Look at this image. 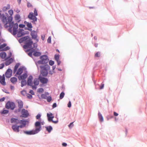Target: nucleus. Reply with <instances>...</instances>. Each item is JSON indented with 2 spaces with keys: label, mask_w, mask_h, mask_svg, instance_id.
Masks as SVG:
<instances>
[{
  "label": "nucleus",
  "mask_w": 147,
  "mask_h": 147,
  "mask_svg": "<svg viewBox=\"0 0 147 147\" xmlns=\"http://www.w3.org/2000/svg\"><path fill=\"white\" fill-rule=\"evenodd\" d=\"M23 69L22 68H19L18 70L17 71L16 73V74L20 75L23 72Z\"/></svg>",
  "instance_id": "nucleus-24"
},
{
  "label": "nucleus",
  "mask_w": 147,
  "mask_h": 147,
  "mask_svg": "<svg viewBox=\"0 0 147 147\" xmlns=\"http://www.w3.org/2000/svg\"><path fill=\"white\" fill-rule=\"evenodd\" d=\"M39 79H35L34 80L33 83L34 84V86L35 87H36V86L39 84Z\"/></svg>",
  "instance_id": "nucleus-19"
},
{
  "label": "nucleus",
  "mask_w": 147,
  "mask_h": 147,
  "mask_svg": "<svg viewBox=\"0 0 147 147\" xmlns=\"http://www.w3.org/2000/svg\"><path fill=\"white\" fill-rule=\"evenodd\" d=\"M0 83L3 85H6V82H5V77L4 74L2 76H0Z\"/></svg>",
  "instance_id": "nucleus-11"
},
{
  "label": "nucleus",
  "mask_w": 147,
  "mask_h": 147,
  "mask_svg": "<svg viewBox=\"0 0 147 147\" xmlns=\"http://www.w3.org/2000/svg\"><path fill=\"white\" fill-rule=\"evenodd\" d=\"M33 55L37 57L40 56L41 53L39 52H35L33 53Z\"/></svg>",
  "instance_id": "nucleus-29"
},
{
  "label": "nucleus",
  "mask_w": 147,
  "mask_h": 147,
  "mask_svg": "<svg viewBox=\"0 0 147 147\" xmlns=\"http://www.w3.org/2000/svg\"><path fill=\"white\" fill-rule=\"evenodd\" d=\"M18 128H22L24 127H25V126L23 125H19V126H18Z\"/></svg>",
  "instance_id": "nucleus-62"
},
{
  "label": "nucleus",
  "mask_w": 147,
  "mask_h": 147,
  "mask_svg": "<svg viewBox=\"0 0 147 147\" xmlns=\"http://www.w3.org/2000/svg\"><path fill=\"white\" fill-rule=\"evenodd\" d=\"M59 55H55V59L56 61L59 60Z\"/></svg>",
  "instance_id": "nucleus-40"
},
{
  "label": "nucleus",
  "mask_w": 147,
  "mask_h": 147,
  "mask_svg": "<svg viewBox=\"0 0 147 147\" xmlns=\"http://www.w3.org/2000/svg\"><path fill=\"white\" fill-rule=\"evenodd\" d=\"M113 115L115 116H117L118 115V114L115 112H114Z\"/></svg>",
  "instance_id": "nucleus-58"
},
{
  "label": "nucleus",
  "mask_w": 147,
  "mask_h": 147,
  "mask_svg": "<svg viewBox=\"0 0 147 147\" xmlns=\"http://www.w3.org/2000/svg\"><path fill=\"white\" fill-rule=\"evenodd\" d=\"M43 92L44 89L42 88H40L38 90V92L39 93H41Z\"/></svg>",
  "instance_id": "nucleus-37"
},
{
  "label": "nucleus",
  "mask_w": 147,
  "mask_h": 147,
  "mask_svg": "<svg viewBox=\"0 0 147 147\" xmlns=\"http://www.w3.org/2000/svg\"><path fill=\"white\" fill-rule=\"evenodd\" d=\"M19 123H20L21 125L25 126L26 124V121L24 120H20Z\"/></svg>",
  "instance_id": "nucleus-28"
},
{
  "label": "nucleus",
  "mask_w": 147,
  "mask_h": 147,
  "mask_svg": "<svg viewBox=\"0 0 147 147\" xmlns=\"http://www.w3.org/2000/svg\"><path fill=\"white\" fill-rule=\"evenodd\" d=\"M45 128L46 129V130L49 133L52 130V128L51 126H49L48 127H46Z\"/></svg>",
  "instance_id": "nucleus-30"
},
{
  "label": "nucleus",
  "mask_w": 147,
  "mask_h": 147,
  "mask_svg": "<svg viewBox=\"0 0 147 147\" xmlns=\"http://www.w3.org/2000/svg\"><path fill=\"white\" fill-rule=\"evenodd\" d=\"M36 16L34 15L33 13L31 12L29 13L28 17L30 20H32L33 22H34L36 21L37 20Z\"/></svg>",
  "instance_id": "nucleus-8"
},
{
  "label": "nucleus",
  "mask_w": 147,
  "mask_h": 147,
  "mask_svg": "<svg viewBox=\"0 0 147 147\" xmlns=\"http://www.w3.org/2000/svg\"><path fill=\"white\" fill-rule=\"evenodd\" d=\"M98 118L100 121L101 122H103L104 120L103 117L100 112H98Z\"/></svg>",
  "instance_id": "nucleus-20"
},
{
  "label": "nucleus",
  "mask_w": 147,
  "mask_h": 147,
  "mask_svg": "<svg viewBox=\"0 0 147 147\" xmlns=\"http://www.w3.org/2000/svg\"><path fill=\"white\" fill-rule=\"evenodd\" d=\"M67 106L69 107H71V103L70 101H69V103L68 104Z\"/></svg>",
  "instance_id": "nucleus-57"
},
{
  "label": "nucleus",
  "mask_w": 147,
  "mask_h": 147,
  "mask_svg": "<svg viewBox=\"0 0 147 147\" xmlns=\"http://www.w3.org/2000/svg\"><path fill=\"white\" fill-rule=\"evenodd\" d=\"M15 107L14 103L12 102L9 101L7 102L5 105V107L7 109H11L13 110Z\"/></svg>",
  "instance_id": "nucleus-5"
},
{
  "label": "nucleus",
  "mask_w": 147,
  "mask_h": 147,
  "mask_svg": "<svg viewBox=\"0 0 147 147\" xmlns=\"http://www.w3.org/2000/svg\"><path fill=\"white\" fill-rule=\"evenodd\" d=\"M11 63V62H9V61H6L5 63L6 65H8Z\"/></svg>",
  "instance_id": "nucleus-55"
},
{
  "label": "nucleus",
  "mask_w": 147,
  "mask_h": 147,
  "mask_svg": "<svg viewBox=\"0 0 147 147\" xmlns=\"http://www.w3.org/2000/svg\"><path fill=\"white\" fill-rule=\"evenodd\" d=\"M51 37H49L47 39V42L49 43H51Z\"/></svg>",
  "instance_id": "nucleus-48"
},
{
  "label": "nucleus",
  "mask_w": 147,
  "mask_h": 147,
  "mask_svg": "<svg viewBox=\"0 0 147 147\" xmlns=\"http://www.w3.org/2000/svg\"><path fill=\"white\" fill-rule=\"evenodd\" d=\"M33 78L32 76H29V77L28 81H27V84L28 85L30 86H32V88L33 89L35 88V89H36V87H35L34 86H33V83L32 81V79Z\"/></svg>",
  "instance_id": "nucleus-9"
},
{
  "label": "nucleus",
  "mask_w": 147,
  "mask_h": 147,
  "mask_svg": "<svg viewBox=\"0 0 147 147\" xmlns=\"http://www.w3.org/2000/svg\"><path fill=\"white\" fill-rule=\"evenodd\" d=\"M27 25V27L29 28H31L32 27V24L31 23H28Z\"/></svg>",
  "instance_id": "nucleus-42"
},
{
  "label": "nucleus",
  "mask_w": 147,
  "mask_h": 147,
  "mask_svg": "<svg viewBox=\"0 0 147 147\" xmlns=\"http://www.w3.org/2000/svg\"><path fill=\"white\" fill-rule=\"evenodd\" d=\"M12 71L11 69H8L5 73V76L7 78H9L11 76Z\"/></svg>",
  "instance_id": "nucleus-12"
},
{
  "label": "nucleus",
  "mask_w": 147,
  "mask_h": 147,
  "mask_svg": "<svg viewBox=\"0 0 147 147\" xmlns=\"http://www.w3.org/2000/svg\"><path fill=\"white\" fill-rule=\"evenodd\" d=\"M19 27L20 28H23L25 27V25L22 24H20L19 25Z\"/></svg>",
  "instance_id": "nucleus-52"
},
{
  "label": "nucleus",
  "mask_w": 147,
  "mask_h": 147,
  "mask_svg": "<svg viewBox=\"0 0 147 147\" xmlns=\"http://www.w3.org/2000/svg\"><path fill=\"white\" fill-rule=\"evenodd\" d=\"M15 19L16 20L18 21V22H19L20 21V15L19 14H16L15 17Z\"/></svg>",
  "instance_id": "nucleus-23"
},
{
  "label": "nucleus",
  "mask_w": 147,
  "mask_h": 147,
  "mask_svg": "<svg viewBox=\"0 0 147 147\" xmlns=\"http://www.w3.org/2000/svg\"><path fill=\"white\" fill-rule=\"evenodd\" d=\"M29 92L32 94V95H34V93L33 91L32 90H30Z\"/></svg>",
  "instance_id": "nucleus-60"
},
{
  "label": "nucleus",
  "mask_w": 147,
  "mask_h": 147,
  "mask_svg": "<svg viewBox=\"0 0 147 147\" xmlns=\"http://www.w3.org/2000/svg\"><path fill=\"white\" fill-rule=\"evenodd\" d=\"M24 133L28 135H33L36 134L34 130H32L30 131H24Z\"/></svg>",
  "instance_id": "nucleus-17"
},
{
  "label": "nucleus",
  "mask_w": 147,
  "mask_h": 147,
  "mask_svg": "<svg viewBox=\"0 0 147 147\" xmlns=\"http://www.w3.org/2000/svg\"><path fill=\"white\" fill-rule=\"evenodd\" d=\"M19 120L16 119L12 118L11 119V123H14L18 124L19 123Z\"/></svg>",
  "instance_id": "nucleus-16"
},
{
  "label": "nucleus",
  "mask_w": 147,
  "mask_h": 147,
  "mask_svg": "<svg viewBox=\"0 0 147 147\" xmlns=\"http://www.w3.org/2000/svg\"><path fill=\"white\" fill-rule=\"evenodd\" d=\"M9 111L7 110H3V111L1 112L2 114H5L8 113Z\"/></svg>",
  "instance_id": "nucleus-31"
},
{
  "label": "nucleus",
  "mask_w": 147,
  "mask_h": 147,
  "mask_svg": "<svg viewBox=\"0 0 147 147\" xmlns=\"http://www.w3.org/2000/svg\"><path fill=\"white\" fill-rule=\"evenodd\" d=\"M0 56L1 58L4 59L6 56V54L5 52H2L0 53Z\"/></svg>",
  "instance_id": "nucleus-27"
},
{
  "label": "nucleus",
  "mask_w": 147,
  "mask_h": 147,
  "mask_svg": "<svg viewBox=\"0 0 147 147\" xmlns=\"http://www.w3.org/2000/svg\"><path fill=\"white\" fill-rule=\"evenodd\" d=\"M18 107L20 109H21L23 107V102L21 101H19L18 102Z\"/></svg>",
  "instance_id": "nucleus-25"
},
{
  "label": "nucleus",
  "mask_w": 147,
  "mask_h": 147,
  "mask_svg": "<svg viewBox=\"0 0 147 147\" xmlns=\"http://www.w3.org/2000/svg\"><path fill=\"white\" fill-rule=\"evenodd\" d=\"M12 128L14 131L17 132H19V130L18 126L16 125H12Z\"/></svg>",
  "instance_id": "nucleus-15"
},
{
  "label": "nucleus",
  "mask_w": 147,
  "mask_h": 147,
  "mask_svg": "<svg viewBox=\"0 0 147 147\" xmlns=\"http://www.w3.org/2000/svg\"><path fill=\"white\" fill-rule=\"evenodd\" d=\"M41 117V115L40 114H38L36 116V118L37 119H39Z\"/></svg>",
  "instance_id": "nucleus-47"
},
{
  "label": "nucleus",
  "mask_w": 147,
  "mask_h": 147,
  "mask_svg": "<svg viewBox=\"0 0 147 147\" xmlns=\"http://www.w3.org/2000/svg\"><path fill=\"white\" fill-rule=\"evenodd\" d=\"M7 45V44L5 43H4L0 46V49H3Z\"/></svg>",
  "instance_id": "nucleus-38"
},
{
  "label": "nucleus",
  "mask_w": 147,
  "mask_h": 147,
  "mask_svg": "<svg viewBox=\"0 0 147 147\" xmlns=\"http://www.w3.org/2000/svg\"><path fill=\"white\" fill-rule=\"evenodd\" d=\"M5 99V98L4 97H3L2 98L0 99V102H2Z\"/></svg>",
  "instance_id": "nucleus-61"
},
{
  "label": "nucleus",
  "mask_w": 147,
  "mask_h": 147,
  "mask_svg": "<svg viewBox=\"0 0 147 147\" xmlns=\"http://www.w3.org/2000/svg\"><path fill=\"white\" fill-rule=\"evenodd\" d=\"M26 81L24 80H22L21 82V86L22 87L26 84Z\"/></svg>",
  "instance_id": "nucleus-33"
},
{
  "label": "nucleus",
  "mask_w": 147,
  "mask_h": 147,
  "mask_svg": "<svg viewBox=\"0 0 147 147\" xmlns=\"http://www.w3.org/2000/svg\"><path fill=\"white\" fill-rule=\"evenodd\" d=\"M40 58L41 60L38 61V63L39 64H45L47 63L49 61L48 57L46 55H43L40 56Z\"/></svg>",
  "instance_id": "nucleus-4"
},
{
  "label": "nucleus",
  "mask_w": 147,
  "mask_h": 147,
  "mask_svg": "<svg viewBox=\"0 0 147 147\" xmlns=\"http://www.w3.org/2000/svg\"><path fill=\"white\" fill-rule=\"evenodd\" d=\"M27 77V74L26 73L24 74L22 76H21L20 77H19V79L20 80V79L24 80V79L26 78Z\"/></svg>",
  "instance_id": "nucleus-18"
},
{
  "label": "nucleus",
  "mask_w": 147,
  "mask_h": 147,
  "mask_svg": "<svg viewBox=\"0 0 147 147\" xmlns=\"http://www.w3.org/2000/svg\"><path fill=\"white\" fill-rule=\"evenodd\" d=\"M22 115H20L21 117H26L29 115L28 111L25 109H23L21 111Z\"/></svg>",
  "instance_id": "nucleus-10"
},
{
  "label": "nucleus",
  "mask_w": 147,
  "mask_h": 147,
  "mask_svg": "<svg viewBox=\"0 0 147 147\" xmlns=\"http://www.w3.org/2000/svg\"><path fill=\"white\" fill-rule=\"evenodd\" d=\"M22 42L25 41L26 45H24L23 47L24 49H26L28 48H30L33 44V42L30 39L28 36H26L22 38L20 40Z\"/></svg>",
  "instance_id": "nucleus-2"
},
{
  "label": "nucleus",
  "mask_w": 147,
  "mask_h": 147,
  "mask_svg": "<svg viewBox=\"0 0 147 147\" xmlns=\"http://www.w3.org/2000/svg\"><path fill=\"white\" fill-rule=\"evenodd\" d=\"M39 80L40 82L43 84L47 83L48 81L47 78L42 77H39Z\"/></svg>",
  "instance_id": "nucleus-14"
},
{
  "label": "nucleus",
  "mask_w": 147,
  "mask_h": 147,
  "mask_svg": "<svg viewBox=\"0 0 147 147\" xmlns=\"http://www.w3.org/2000/svg\"><path fill=\"white\" fill-rule=\"evenodd\" d=\"M27 96L30 99L32 98V95L29 94H27Z\"/></svg>",
  "instance_id": "nucleus-46"
},
{
  "label": "nucleus",
  "mask_w": 147,
  "mask_h": 147,
  "mask_svg": "<svg viewBox=\"0 0 147 147\" xmlns=\"http://www.w3.org/2000/svg\"><path fill=\"white\" fill-rule=\"evenodd\" d=\"M32 52H30L28 53V55L30 57H31L32 56Z\"/></svg>",
  "instance_id": "nucleus-63"
},
{
  "label": "nucleus",
  "mask_w": 147,
  "mask_h": 147,
  "mask_svg": "<svg viewBox=\"0 0 147 147\" xmlns=\"http://www.w3.org/2000/svg\"><path fill=\"white\" fill-rule=\"evenodd\" d=\"M100 56V53L99 52H97L95 54V57H99Z\"/></svg>",
  "instance_id": "nucleus-43"
},
{
  "label": "nucleus",
  "mask_w": 147,
  "mask_h": 147,
  "mask_svg": "<svg viewBox=\"0 0 147 147\" xmlns=\"http://www.w3.org/2000/svg\"><path fill=\"white\" fill-rule=\"evenodd\" d=\"M62 145L63 146H67V144L65 143H62Z\"/></svg>",
  "instance_id": "nucleus-64"
},
{
  "label": "nucleus",
  "mask_w": 147,
  "mask_h": 147,
  "mask_svg": "<svg viewBox=\"0 0 147 147\" xmlns=\"http://www.w3.org/2000/svg\"><path fill=\"white\" fill-rule=\"evenodd\" d=\"M64 93L63 92H62L60 95V99H62L64 96Z\"/></svg>",
  "instance_id": "nucleus-36"
},
{
  "label": "nucleus",
  "mask_w": 147,
  "mask_h": 147,
  "mask_svg": "<svg viewBox=\"0 0 147 147\" xmlns=\"http://www.w3.org/2000/svg\"><path fill=\"white\" fill-rule=\"evenodd\" d=\"M47 101L48 102H50L52 100L51 97V96L47 97Z\"/></svg>",
  "instance_id": "nucleus-39"
},
{
  "label": "nucleus",
  "mask_w": 147,
  "mask_h": 147,
  "mask_svg": "<svg viewBox=\"0 0 147 147\" xmlns=\"http://www.w3.org/2000/svg\"><path fill=\"white\" fill-rule=\"evenodd\" d=\"M10 49V48L8 47H6L4 49V50L5 51H6L7 50H9Z\"/></svg>",
  "instance_id": "nucleus-54"
},
{
  "label": "nucleus",
  "mask_w": 147,
  "mask_h": 147,
  "mask_svg": "<svg viewBox=\"0 0 147 147\" xmlns=\"http://www.w3.org/2000/svg\"><path fill=\"white\" fill-rule=\"evenodd\" d=\"M47 116L48 121L49 122L52 121L53 123H56L58 122V121L57 120L56 121L53 120V119L54 118V117L53 116V115L52 113H47Z\"/></svg>",
  "instance_id": "nucleus-7"
},
{
  "label": "nucleus",
  "mask_w": 147,
  "mask_h": 147,
  "mask_svg": "<svg viewBox=\"0 0 147 147\" xmlns=\"http://www.w3.org/2000/svg\"><path fill=\"white\" fill-rule=\"evenodd\" d=\"M35 129L34 130L36 134L38 133L41 130V126L39 121H36L35 123Z\"/></svg>",
  "instance_id": "nucleus-6"
},
{
  "label": "nucleus",
  "mask_w": 147,
  "mask_h": 147,
  "mask_svg": "<svg viewBox=\"0 0 147 147\" xmlns=\"http://www.w3.org/2000/svg\"><path fill=\"white\" fill-rule=\"evenodd\" d=\"M19 65L17 64L14 67V69L13 70V73H15L17 71V69L18 68Z\"/></svg>",
  "instance_id": "nucleus-34"
},
{
  "label": "nucleus",
  "mask_w": 147,
  "mask_h": 147,
  "mask_svg": "<svg viewBox=\"0 0 147 147\" xmlns=\"http://www.w3.org/2000/svg\"><path fill=\"white\" fill-rule=\"evenodd\" d=\"M34 14L35 16H37L38 15L37 11L36 10V8L34 9Z\"/></svg>",
  "instance_id": "nucleus-44"
},
{
  "label": "nucleus",
  "mask_w": 147,
  "mask_h": 147,
  "mask_svg": "<svg viewBox=\"0 0 147 147\" xmlns=\"http://www.w3.org/2000/svg\"><path fill=\"white\" fill-rule=\"evenodd\" d=\"M4 66V64H0V69L3 68Z\"/></svg>",
  "instance_id": "nucleus-51"
},
{
  "label": "nucleus",
  "mask_w": 147,
  "mask_h": 147,
  "mask_svg": "<svg viewBox=\"0 0 147 147\" xmlns=\"http://www.w3.org/2000/svg\"><path fill=\"white\" fill-rule=\"evenodd\" d=\"M49 95V93L47 92H45V94H42L41 95V97L42 98L47 99V96Z\"/></svg>",
  "instance_id": "nucleus-21"
},
{
  "label": "nucleus",
  "mask_w": 147,
  "mask_h": 147,
  "mask_svg": "<svg viewBox=\"0 0 147 147\" xmlns=\"http://www.w3.org/2000/svg\"><path fill=\"white\" fill-rule=\"evenodd\" d=\"M56 106H57V104H56V103H54L53 104L52 107L53 108H54L56 107Z\"/></svg>",
  "instance_id": "nucleus-59"
},
{
  "label": "nucleus",
  "mask_w": 147,
  "mask_h": 147,
  "mask_svg": "<svg viewBox=\"0 0 147 147\" xmlns=\"http://www.w3.org/2000/svg\"><path fill=\"white\" fill-rule=\"evenodd\" d=\"M8 12L9 14L10 15V16L12 17V16L13 14V11L12 9H10L8 11Z\"/></svg>",
  "instance_id": "nucleus-32"
},
{
  "label": "nucleus",
  "mask_w": 147,
  "mask_h": 147,
  "mask_svg": "<svg viewBox=\"0 0 147 147\" xmlns=\"http://www.w3.org/2000/svg\"><path fill=\"white\" fill-rule=\"evenodd\" d=\"M31 35L33 38L36 39L37 41H38V39L37 38V33L36 31H33L31 32Z\"/></svg>",
  "instance_id": "nucleus-13"
},
{
  "label": "nucleus",
  "mask_w": 147,
  "mask_h": 147,
  "mask_svg": "<svg viewBox=\"0 0 147 147\" xmlns=\"http://www.w3.org/2000/svg\"><path fill=\"white\" fill-rule=\"evenodd\" d=\"M1 19L3 23L5 24V27L6 28L9 27V31L12 33L14 35H16L17 33L18 24L17 23L14 24L12 21L13 18L11 16L6 17L4 15H2Z\"/></svg>",
  "instance_id": "nucleus-1"
},
{
  "label": "nucleus",
  "mask_w": 147,
  "mask_h": 147,
  "mask_svg": "<svg viewBox=\"0 0 147 147\" xmlns=\"http://www.w3.org/2000/svg\"><path fill=\"white\" fill-rule=\"evenodd\" d=\"M10 8V5L9 4H7L6 6L4 7L3 8V11H6Z\"/></svg>",
  "instance_id": "nucleus-26"
},
{
  "label": "nucleus",
  "mask_w": 147,
  "mask_h": 147,
  "mask_svg": "<svg viewBox=\"0 0 147 147\" xmlns=\"http://www.w3.org/2000/svg\"><path fill=\"white\" fill-rule=\"evenodd\" d=\"M19 65L17 64L14 67V69L13 70V73H15L17 71V69L18 68Z\"/></svg>",
  "instance_id": "nucleus-35"
},
{
  "label": "nucleus",
  "mask_w": 147,
  "mask_h": 147,
  "mask_svg": "<svg viewBox=\"0 0 147 147\" xmlns=\"http://www.w3.org/2000/svg\"><path fill=\"white\" fill-rule=\"evenodd\" d=\"M41 74L44 76H46L48 74L47 71L49 69L50 67L48 65H45L44 66H41Z\"/></svg>",
  "instance_id": "nucleus-3"
},
{
  "label": "nucleus",
  "mask_w": 147,
  "mask_h": 147,
  "mask_svg": "<svg viewBox=\"0 0 147 147\" xmlns=\"http://www.w3.org/2000/svg\"><path fill=\"white\" fill-rule=\"evenodd\" d=\"M22 35H23V34H22L20 32H19L18 34V37H20Z\"/></svg>",
  "instance_id": "nucleus-56"
},
{
  "label": "nucleus",
  "mask_w": 147,
  "mask_h": 147,
  "mask_svg": "<svg viewBox=\"0 0 147 147\" xmlns=\"http://www.w3.org/2000/svg\"><path fill=\"white\" fill-rule=\"evenodd\" d=\"M104 87V84H102L101 85V86H100V89H101L103 88V87Z\"/></svg>",
  "instance_id": "nucleus-53"
},
{
  "label": "nucleus",
  "mask_w": 147,
  "mask_h": 147,
  "mask_svg": "<svg viewBox=\"0 0 147 147\" xmlns=\"http://www.w3.org/2000/svg\"><path fill=\"white\" fill-rule=\"evenodd\" d=\"M54 62L52 60H50L49 62V64L51 66L53 65L54 64Z\"/></svg>",
  "instance_id": "nucleus-41"
},
{
  "label": "nucleus",
  "mask_w": 147,
  "mask_h": 147,
  "mask_svg": "<svg viewBox=\"0 0 147 147\" xmlns=\"http://www.w3.org/2000/svg\"><path fill=\"white\" fill-rule=\"evenodd\" d=\"M21 94L23 95H25L26 94V91L24 90H23L21 92Z\"/></svg>",
  "instance_id": "nucleus-45"
},
{
  "label": "nucleus",
  "mask_w": 147,
  "mask_h": 147,
  "mask_svg": "<svg viewBox=\"0 0 147 147\" xmlns=\"http://www.w3.org/2000/svg\"><path fill=\"white\" fill-rule=\"evenodd\" d=\"M17 78L15 77H12L11 78L10 81L13 84H15L17 81Z\"/></svg>",
  "instance_id": "nucleus-22"
},
{
  "label": "nucleus",
  "mask_w": 147,
  "mask_h": 147,
  "mask_svg": "<svg viewBox=\"0 0 147 147\" xmlns=\"http://www.w3.org/2000/svg\"><path fill=\"white\" fill-rule=\"evenodd\" d=\"M73 122H72L68 126L69 127H72L74 125L73 124Z\"/></svg>",
  "instance_id": "nucleus-50"
},
{
  "label": "nucleus",
  "mask_w": 147,
  "mask_h": 147,
  "mask_svg": "<svg viewBox=\"0 0 147 147\" xmlns=\"http://www.w3.org/2000/svg\"><path fill=\"white\" fill-rule=\"evenodd\" d=\"M27 6L28 7H32L31 4L29 2H28L27 3Z\"/></svg>",
  "instance_id": "nucleus-49"
}]
</instances>
